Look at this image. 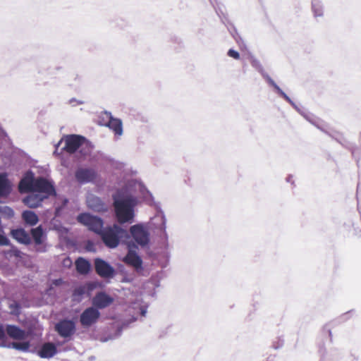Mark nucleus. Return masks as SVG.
I'll use <instances>...</instances> for the list:
<instances>
[{
    "mask_svg": "<svg viewBox=\"0 0 361 361\" xmlns=\"http://www.w3.org/2000/svg\"><path fill=\"white\" fill-rule=\"evenodd\" d=\"M115 216L118 224H131L134 221L136 197L126 189L118 190L112 196Z\"/></svg>",
    "mask_w": 361,
    "mask_h": 361,
    "instance_id": "nucleus-1",
    "label": "nucleus"
},
{
    "mask_svg": "<svg viewBox=\"0 0 361 361\" xmlns=\"http://www.w3.org/2000/svg\"><path fill=\"white\" fill-rule=\"evenodd\" d=\"M100 238L106 247L110 249L116 248L121 242H126L130 238L129 232L117 224L104 228Z\"/></svg>",
    "mask_w": 361,
    "mask_h": 361,
    "instance_id": "nucleus-2",
    "label": "nucleus"
},
{
    "mask_svg": "<svg viewBox=\"0 0 361 361\" xmlns=\"http://www.w3.org/2000/svg\"><path fill=\"white\" fill-rule=\"evenodd\" d=\"M137 245L133 242L128 243V252L123 257V261L130 267H133L136 273L140 274L144 271L143 262L137 252Z\"/></svg>",
    "mask_w": 361,
    "mask_h": 361,
    "instance_id": "nucleus-3",
    "label": "nucleus"
},
{
    "mask_svg": "<svg viewBox=\"0 0 361 361\" xmlns=\"http://www.w3.org/2000/svg\"><path fill=\"white\" fill-rule=\"evenodd\" d=\"M77 221L99 235H100L105 228L104 227V221L101 217L89 213L80 214L77 216Z\"/></svg>",
    "mask_w": 361,
    "mask_h": 361,
    "instance_id": "nucleus-4",
    "label": "nucleus"
},
{
    "mask_svg": "<svg viewBox=\"0 0 361 361\" xmlns=\"http://www.w3.org/2000/svg\"><path fill=\"white\" fill-rule=\"evenodd\" d=\"M129 234L135 243L142 247H146L149 243V232L142 224L131 226Z\"/></svg>",
    "mask_w": 361,
    "mask_h": 361,
    "instance_id": "nucleus-5",
    "label": "nucleus"
},
{
    "mask_svg": "<svg viewBox=\"0 0 361 361\" xmlns=\"http://www.w3.org/2000/svg\"><path fill=\"white\" fill-rule=\"evenodd\" d=\"M35 192L42 194V196H47V198L56 195L54 182L42 176L36 178L33 192Z\"/></svg>",
    "mask_w": 361,
    "mask_h": 361,
    "instance_id": "nucleus-6",
    "label": "nucleus"
},
{
    "mask_svg": "<svg viewBox=\"0 0 361 361\" xmlns=\"http://www.w3.org/2000/svg\"><path fill=\"white\" fill-rule=\"evenodd\" d=\"M65 145L61 148L69 154L75 152L85 142H87L86 138L80 135H68L64 137Z\"/></svg>",
    "mask_w": 361,
    "mask_h": 361,
    "instance_id": "nucleus-7",
    "label": "nucleus"
},
{
    "mask_svg": "<svg viewBox=\"0 0 361 361\" xmlns=\"http://www.w3.org/2000/svg\"><path fill=\"white\" fill-rule=\"evenodd\" d=\"M94 266L96 273L104 279H113L115 276L114 268L104 259L97 257L94 259Z\"/></svg>",
    "mask_w": 361,
    "mask_h": 361,
    "instance_id": "nucleus-8",
    "label": "nucleus"
},
{
    "mask_svg": "<svg viewBox=\"0 0 361 361\" xmlns=\"http://www.w3.org/2000/svg\"><path fill=\"white\" fill-rule=\"evenodd\" d=\"M55 331L61 337L70 338L75 333V323L71 319H61L56 324Z\"/></svg>",
    "mask_w": 361,
    "mask_h": 361,
    "instance_id": "nucleus-9",
    "label": "nucleus"
},
{
    "mask_svg": "<svg viewBox=\"0 0 361 361\" xmlns=\"http://www.w3.org/2000/svg\"><path fill=\"white\" fill-rule=\"evenodd\" d=\"M101 316L100 312L93 306L86 308L80 315V322L84 327L95 324Z\"/></svg>",
    "mask_w": 361,
    "mask_h": 361,
    "instance_id": "nucleus-10",
    "label": "nucleus"
},
{
    "mask_svg": "<svg viewBox=\"0 0 361 361\" xmlns=\"http://www.w3.org/2000/svg\"><path fill=\"white\" fill-rule=\"evenodd\" d=\"M35 180V173L31 170L27 171L18 183L19 192H33Z\"/></svg>",
    "mask_w": 361,
    "mask_h": 361,
    "instance_id": "nucleus-11",
    "label": "nucleus"
},
{
    "mask_svg": "<svg viewBox=\"0 0 361 361\" xmlns=\"http://www.w3.org/2000/svg\"><path fill=\"white\" fill-rule=\"evenodd\" d=\"M87 207L96 212H106L108 211V205L97 195L89 193L86 197Z\"/></svg>",
    "mask_w": 361,
    "mask_h": 361,
    "instance_id": "nucleus-12",
    "label": "nucleus"
},
{
    "mask_svg": "<svg viewBox=\"0 0 361 361\" xmlns=\"http://www.w3.org/2000/svg\"><path fill=\"white\" fill-rule=\"evenodd\" d=\"M114 301L113 297L104 291H99L92 298V304L94 307L99 310V309H104L110 306Z\"/></svg>",
    "mask_w": 361,
    "mask_h": 361,
    "instance_id": "nucleus-13",
    "label": "nucleus"
},
{
    "mask_svg": "<svg viewBox=\"0 0 361 361\" xmlns=\"http://www.w3.org/2000/svg\"><path fill=\"white\" fill-rule=\"evenodd\" d=\"M97 176V172L92 169L80 168L75 173V179L80 184L93 182Z\"/></svg>",
    "mask_w": 361,
    "mask_h": 361,
    "instance_id": "nucleus-14",
    "label": "nucleus"
},
{
    "mask_svg": "<svg viewBox=\"0 0 361 361\" xmlns=\"http://www.w3.org/2000/svg\"><path fill=\"white\" fill-rule=\"evenodd\" d=\"M103 114L108 120L105 126L113 130L116 135H121L123 134V123L120 118H114L110 111H104Z\"/></svg>",
    "mask_w": 361,
    "mask_h": 361,
    "instance_id": "nucleus-15",
    "label": "nucleus"
},
{
    "mask_svg": "<svg viewBox=\"0 0 361 361\" xmlns=\"http://www.w3.org/2000/svg\"><path fill=\"white\" fill-rule=\"evenodd\" d=\"M57 353V348L54 343L47 342L42 344L37 350V355L44 359H50Z\"/></svg>",
    "mask_w": 361,
    "mask_h": 361,
    "instance_id": "nucleus-16",
    "label": "nucleus"
},
{
    "mask_svg": "<svg viewBox=\"0 0 361 361\" xmlns=\"http://www.w3.org/2000/svg\"><path fill=\"white\" fill-rule=\"evenodd\" d=\"M11 237L18 243L27 245L31 243L29 233L23 228H17L11 231Z\"/></svg>",
    "mask_w": 361,
    "mask_h": 361,
    "instance_id": "nucleus-17",
    "label": "nucleus"
},
{
    "mask_svg": "<svg viewBox=\"0 0 361 361\" xmlns=\"http://www.w3.org/2000/svg\"><path fill=\"white\" fill-rule=\"evenodd\" d=\"M12 192V184L6 173H0V197L5 198Z\"/></svg>",
    "mask_w": 361,
    "mask_h": 361,
    "instance_id": "nucleus-18",
    "label": "nucleus"
},
{
    "mask_svg": "<svg viewBox=\"0 0 361 361\" xmlns=\"http://www.w3.org/2000/svg\"><path fill=\"white\" fill-rule=\"evenodd\" d=\"M47 198V196H42V194L31 193L23 199V202L30 208H37Z\"/></svg>",
    "mask_w": 361,
    "mask_h": 361,
    "instance_id": "nucleus-19",
    "label": "nucleus"
},
{
    "mask_svg": "<svg viewBox=\"0 0 361 361\" xmlns=\"http://www.w3.org/2000/svg\"><path fill=\"white\" fill-rule=\"evenodd\" d=\"M0 348H13L22 352H29L30 343L29 341L23 342H0Z\"/></svg>",
    "mask_w": 361,
    "mask_h": 361,
    "instance_id": "nucleus-20",
    "label": "nucleus"
},
{
    "mask_svg": "<svg viewBox=\"0 0 361 361\" xmlns=\"http://www.w3.org/2000/svg\"><path fill=\"white\" fill-rule=\"evenodd\" d=\"M6 332L13 339L23 340L26 336L25 331L16 325H7Z\"/></svg>",
    "mask_w": 361,
    "mask_h": 361,
    "instance_id": "nucleus-21",
    "label": "nucleus"
},
{
    "mask_svg": "<svg viewBox=\"0 0 361 361\" xmlns=\"http://www.w3.org/2000/svg\"><path fill=\"white\" fill-rule=\"evenodd\" d=\"M30 234L35 245L42 244V242L46 241L47 240V234L44 231L41 225L32 228Z\"/></svg>",
    "mask_w": 361,
    "mask_h": 361,
    "instance_id": "nucleus-22",
    "label": "nucleus"
},
{
    "mask_svg": "<svg viewBox=\"0 0 361 361\" xmlns=\"http://www.w3.org/2000/svg\"><path fill=\"white\" fill-rule=\"evenodd\" d=\"M75 269L80 274H87L90 271L91 264L84 257H79L75 260Z\"/></svg>",
    "mask_w": 361,
    "mask_h": 361,
    "instance_id": "nucleus-23",
    "label": "nucleus"
},
{
    "mask_svg": "<svg viewBox=\"0 0 361 361\" xmlns=\"http://www.w3.org/2000/svg\"><path fill=\"white\" fill-rule=\"evenodd\" d=\"M161 224L160 225L161 237L163 240V244L166 249L169 247V235L166 231V219L163 212H160Z\"/></svg>",
    "mask_w": 361,
    "mask_h": 361,
    "instance_id": "nucleus-24",
    "label": "nucleus"
},
{
    "mask_svg": "<svg viewBox=\"0 0 361 361\" xmlns=\"http://www.w3.org/2000/svg\"><path fill=\"white\" fill-rule=\"evenodd\" d=\"M22 218L25 223L29 226H33L39 221V218L36 213L31 210H25L22 213Z\"/></svg>",
    "mask_w": 361,
    "mask_h": 361,
    "instance_id": "nucleus-25",
    "label": "nucleus"
},
{
    "mask_svg": "<svg viewBox=\"0 0 361 361\" xmlns=\"http://www.w3.org/2000/svg\"><path fill=\"white\" fill-rule=\"evenodd\" d=\"M128 324L127 322H123L121 324H119L116 327V331L114 335H110L106 337H102L100 338V341L102 343H106L110 340L116 339L120 337L122 334L123 330L128 326Z\"/></svg>",
    "mask_w": 361,
    "mask_h": 361,
    "instance_id": "nucleus-26",
    "label": "nucleus"
},
{
    "mask_svg": "<svg viewBox=\"0 0 361 361\" xmlns=\"http://www.w3.org/2000/svg\"><path fill=\"white\" fill-rule=\"evenodd\" d=\"M23 253L16 246L11 245L9 250L4 252V257L10 259L11 257L22 258Z\"/></svg>",
    "mask_w": 361,
    "mask_h": 361,
    "instance_id": "nucleus-27",
    "label": "nucleus"
},
{
    "mask_svg": "<svg viewBox=\"0 0 361 361\" xmlns=\"http://www.w3.org/2000/svg\"><path fill=\"white\" fill-rule=\"evenodd\" d=\"M312 10L314 17H322L323 16V6L320 0L312 1Z\"/></svg>",
    "mask_w": 361,
    "mask_h": 361,
    "instance_id": "nucleus-28",
    "label": "nucleus"
},
{
    "mask_svg": "<svg viewBox=\"0 0 361 361\" xmlns=\"http://www.w3.org/2000/svg\"><path fill=\"white\" fill-rule=\"evenodd\" d=\"M85 292H86L85 286H80L76 287L73 290V292L72 294L73 300L78 302H81Z\"/></svg>",
    "mask_w": 361,
    "mask_h": 361,
    "instance_id": "nucleus-29",
    "label": "nucleus"
},
{
    "mask_svg": "<svg viewBox=\"0 0 361 361\" xmlns=\"http://www.w3.org/2000/svg\"><path fill=\"white\" fill-rule=\"evenodd\" d=\"M0 215L4 219H10L14 216V211L8 206H0Z\"/></svg>",
    "mask_w": 361,
    "mask_h": 361,
    "instance_id": "nucleus-30",
    "label": "nucleus"
},
{
    "mask_svg": "<svg viewBox=\"0 0 361 361\" xmlns=\"http://www.w3.org/2000/svg\"><path fill=\"white\" fill-rule=\"evenodd\" d=\"M34 250L38 253H44L47 251V244L45 243V241L42 242V244H34Z\"/></svg>",
    "mask_w": 361,
    "mask_h": 361,
    "instance_id": "nucleus-31",
    "label": "nucleus"
},
{
    "mask_svg": "<svg viewBox=\"0 0 361 361\" xmlns=\"http://www.w3.org/2000/svg\"><path fill=\"white\" fill-rule=\"evenodd\" d=\"M251 64L252 66L254 67L256 70H257L259 73L263 72L264 68L258 59L255 58L252 59Z\"/></svg>",
    "mask_w": 361,
    "mask_h": 361,
    "instance_id": "nucleus-32",
    "label": "nucleus"
},
{
    "mask_svg": "<svg viewBox=\"0 0 361 361\" xmlns=\"http://www.w3.org/2000/svg\"><path fill=\"white\" fill-rule=\"evenodd\" d=\"M227 55L229 56V57H231L234 59H240V54L238 51L233 49H230L228 52H227Z\"/></svg>",
    "mask_w": 361,
    "mask_h": 361,
    "instance_id": "nucleus-33",
    "label": "nucleus"
},
{
    "mask_svg": "<svg viewBox=\"0 0 361 361\" xmlns=\"http://www.w3.org/2000/svg\"><path fill=\"white\" fill-rule=\"evenodd\" d=\"M9 239L4 234L0 233V246L10 245Z\"/></svg>",
    "mask_w": 361,
    "mask_h": 361,
    "instance_id": "nucleus-34",
    "label": "nucleus"
},
{
    "mask_svg": "<svg viewBox=\"0 0 361 361\" xmlns=\"http://www.w3.org/2000/svg\"><path fill=\"white\" fill-rule=\"evenodd\" d=\"M9 307L13 310V313L16 314H18L20 310V305L18 302H14L9 305Z\"/></svg>",
    "mask_w": 361,
    "mask_h": 361,
    "instance_id": "nucleus-35",
    "label": "nucleus"
},
{
    "mask_svg": "<svg viewBox=\"0 0 361 361\" xmlns=\"http://www.w3.org/2000/svg\"><path fill=\"white\" fill-rule=\"evenodd\" d=\"M6 331L2 324H0V342H6Z\"/></svg>",
    "mask_w": 361,
    "mask_h": 361,
    "instance_id": "nucleus-36",
    "label": "nucleus"
},
{
    "mask_svg": "<svg viewBox=\"0 0 361 361\" xmlns=\"http://www.w3.org/2000/svg\"><path fill=\"white\" fill-rule=\"evenodd\" d=\"M85 249L86 250L89 251V252H96V249L94 247V244L90 241V240H88L85 245Z\"/></svg>",
    "mask_w": 361,
    "mask_h": 361,
    "instance_id": "nucleus-37",
    "label": "nucleus"
},
{
    "mask_svg": "<svg viewBox=\"0 0 361 361\" xmlns=\"http://www.w3.org/2000/svg\"><path fill=\"white\" fill-rule=\"evenodd\" d=\"M277 92L281 96L283 97L287 102H290V98L280 88L279 86H278L276 89H275Z\"/></svg>",
    "mask_w": 361,
    "mask_h": 361,
    "instance_id": "nucleus-38",
    "label": "nucleus"
},
{
    "mask_svg": "<svg viewBox=\"0 0 361 361\" xmlns=\"http://www.w3.org/2000/svg\"><path fill=\"white\" fill-rule=\"evenodd\" d=\"M63 264L64 267H70L72 264V261L70 257H66L63 260Z\"/></svg>",
    "mask_w": 361,
    "mask_h": 361,
    "instance_id": "nucleus-39",
    "label": "nucleus"
},
{
    "mask_svg": "<svg viewBox=\"0 0 361 361\" xmlns=\"http://www.w3.org/2000/svg\"><path fill=\"white\" fill-rule=\"evenodd\" d=\"M74 102H76L77 104H82L84 103L83 101L77 100L75 98H72L71 99H70V104H71L73 106H76V104H74Z\"/></svg>",
    "mask_w": 361,
    "mask_h": 361,
    "instance_id": "nucleus-40",
    "label": "nucleus"
},
{
    "mask_svg": "<svg viewBox=\"0 0 361 361\" xmlns=\"http://www.w3.org/2000/svg\"><path fill=\"white\" fill-rule=\"evenodd\" d=\"M63 209V207H61V206L56 207L55 209V216H60Z\"/></svg>",
    "mask_w": 361,
    "mask_h": 361,
    "instance_id": "nucleus-41",
    "label": "nucleus"
},
{
    "mask_svg": "<svg viewBox=\"0 0 361 361\" xmlns=\"http://www.w3.org/2000/svg\"><path fill=\"white\" fill-rule=\"evenodd\" d=\"M267 82L276 89L279 85L274 82L271 78H268Z\"/></svg>",
    "mask_w": 361,
    "mask_h": 361,
    "instance_id": "nucleus-42",
    "label": "nucleus"
},
{
    "mask_svg": "<svg viewBox=\"0 0 361 361\" xmlns=\"http://www.w3.org/2000/svg\"><path fill=\"white\" fill-rule=\"evenodd\" d=\"M317 128L318 129H319L321 131H322V132H324V133H325L328 134V135H330V136H332V135H331V133H329L326 130V128H325L323 126H320V125H319V126H317Z\"/></svg>",
    "mask_w": 361,
    "mask_h": 361,
    "instance_id": "nucleus-43",
    "label": "nucleus"
},
{
    "mask_svg": "<svg viewBox=\"0 0 361 361\" xmlns=\"http://www.w3.org/2000/svg\"><path fill=\"white\" fill-rule=\"evenodd\" d=\"M63 282V281L61 279H54L53 281V284L55 286H59V285L62 284Z\"/></svg>",
    "mask_w": 361,
    "mask_h": 361,
    "instance_id": "nucleus-44",
    "label": "nucleus"
},
{
    "mask_svg": "<svg viewBox=\"0 0 361 361\" xmlns=\"http://www.w3.org/2000/svg\"><path fill=\"white\" fill-rule=\"evenodd\" d=\"M301 114L304 116V118H305L306 120H307L308 121H311L312 116L310 115L303 112H301Z\"/></svg>",
    "mask_w": 361,
    "mask_h": 361,
    "instance_id": "nucleus-45",
    "label": "nucleus"
},
{
    "mask_svg": "<svg viewBox=\"0 0 361 361\" xmlns=\"http://www.w3.org/2000/svg\"><path fill=\"white\" fill-rule=\"evenodd\" d=\"M68 203V198H63L62 204L61 207H63V209L67 205Z\"/></svg>",
    "mask_w": 361,
    "mask_h": 361,
    "instance_id": "nucleus-46",
    "label": "nucleus"
},
{
    "mask_svg": "<svg viewBox=\"0 0 361 361\" xmlns=\"http://www.w3.org/2000/svg\"><path fill=\"white\" fill-rule=\"evenodd\" d=\"M64 140V138L61 139L56 145V150L54 151V154H56L57 153V149L58 147L60 146L61 143L63 142V140Z\"/></svg>",
    "mask_w": 361,
    "mask_h": 361,
    "instance_id": "nucleus-47",
    "label": "nucleus"
},
{
    "mask_svg": "<svg viewBox=\"0 0 361 361\" xmlns=\"http://www.w3.org/2000/svg\"><path fill=\"white\" fill-rule=\"evenodd\" d=\"M64 140V138L61 139L56 145V150L54 151V154H56L57 153V149L58 147L60 146L61 143L63 142V140Z\"/></svg>",
    "mask_w": 361,
    "mask_h": 361,
    "instance_id": "nucleus-48",
    "label": "nucleus"
},
{
    "mask_svg": "<svg viewBox=\"0 0 361 361\" xmlns=\"http://www.w3.org/2000/svg\"><path fill=\"white\" fill-rule=\"evenodd\" d=\"M262 76L267 80L268 78H271L267 73H266L264 71L262 73H261Z\"/></svg>",
    "mask_w": 361,
    "mask_h": 361,
    "instance_id": "nucleus-49",
    "label": "nucleus"
},
{
    "mask_svg": "<svg viewBox=\"0 0 361 361\" xmlns=\"http://www.w3.org/2000/svg\"><path fill=\"white\" fill-rule=\"evenodd\" d=\"M146 313H147V310L145 309L142 308L141 309V315L145 316Z\"/></svg>",
    "mask_w": 361,
    "mask_h": 361,
    "instance_id": "nucleus-50",
    "label": "nucleus"
},
{
    "mask_svg": "<svg viewBox=\"0 0 361 361\" xmlns=\"http://www.w3.org/2000/svg\"><path fill=\"white\" fill-rule=\"evenodd\" d=\"M94 288V286L91 283L88 284V290H92Z\"/></svg>",
    "mask_w": 361,
    "mask_h": 361,
    "instance_id": "nucleus-51",
    "label": "nucleus"
},
{
    "mask_svg": "<svg viewBox=\"0 0 361 361\" xmlns=\"http://www.w3.org/2000/svg\"><path fill=\"white\" fill-rule=\"evenodd\" d=\"M292 178H293V176H289L286 178L287 182L290 183V182H291V179H292Z\"/></svg>",
    "mask_w": 361,
    "mask_h": 361,
    "instance_id": "nucleus-52",
    "label": "nucleus"
},
{
    "mask_svg": "<svg viewBox=\"0 0 361 361\" xmlns=\"http://www.w3.org/2000/svg\"><path fill=\"white\" fill-rule=\"evenodd\" d=\"M291 105H293L295 108L297 109V106H295V103L292 101V99H290V102H288Z\"/></svg>",
    "mask_w": 361,
    "mask_h": 361,
    "instance_id": "nucleus-53",
    "label": "nucleus"
},
{
    "mask_svg": "<svg viewBox=\"0 0 361 361\" xmlns=\"http://www.w3.org/2000/svg\"><path fill=\"white\" fill-rule=\"evenodd\" d=\"M312 125H314V126L317 127V126H319V124L318 123V122H317L315 120L314 121V122H312Z\"/></svg>",
    "mask_w": 361,
    "mask_h": 361,
    "instance_id": "nucleus-54",
    "label": "nucleus"
},
{
    "mask_svg": "<svg viewBox=\"0 0 361 361\" xmlns=\"http://www.w3.org/2000/svg\"><path fill=\"white\" fill-rule=\"evenodd\" d=\"M119 269L121 271H123V269H124L123 265H120Z\"/></svg>",
    "mask_w": 361,
    "mask_h": 361,
    "instance_id": "nucleus-55",
    "label": "nucleus"
},
{
    "mask_svg": "<svg viewBox=\"0 0 361 361\" xmlns=\"http://www.w3.org/2000/svg\"><path fill=\"white\" fill-rule=\"evenodd\" d=\"M330 337L331 338V331L330 329L328 330Z\"/></svg>",
    "mask_w": 361,
    "mask_h": 361,
    "instance_id": "nucleus-56",
    "label": "nucleus"
},
{
    "mask_svg": "<svg viewBox=\"0 0 361 361\" xmlns=\"http://www.w3.org/2000/svg\"><path fill=\"white\" fill-rule=\"evenodd\" d=\"M314 120H315V119H314V118H311V121H310V122L311 123H312V122H314Z\"/></svg>",
    "mask_w": 361,
    "mask_h": 361,
    "instance_id": "nucleus-57",
    "label": "nucleus"
},
{
    "mask_svg": "<svg viewBox=\"0 0 361 361\" xmlns=\"http://www.w3.org/2000/svg\"><path fill=\"white\" fill-rule=\"evenodd\" d=\"M123 281H124V282H129L130 281H128V279H125L123 280Z\"/></svg>",
    "mask_w": 361,
    "mask_h": 361,
    "instance_id": "nucleus-58",
    "label": "nucleus"
},
{
    "mask_svg": "<svg viewBox=\"0 0 361 361\" xmlns=\"http://www.w3.org/2000/svg\"><path fill=\"white\" fill-rule=\"evenodd\" d=\"M350 313H351V312H348L346 314H345V315H347V314H350Z\"/></svg>",
    "mask_w": 361,
    "mask_h": 361,
    "instance_id": "nucleus-59",
    "label": "nucleus"
}]
</instances>
